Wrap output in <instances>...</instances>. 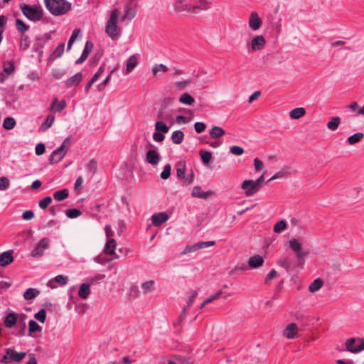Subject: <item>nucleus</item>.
I'll return each mask as SVG.
<instances>
[{
    "instance_id": "f257e3e1",
    "label": "nucleus",
    "mask_w": 364,
    "mask_h": 364,
    "mask_svg": "<svg viewBox=\"0 0 364 364\" xmlns=\"http://www.w3.org/2000/svg\"><path fill=\"white\" fill-rule=\"evenodd\" d=\"M289 246L295 252V257L297 259L296 265L293 266L292 262L287 258L282 257L277 264L289 272L292 267L303 268L304 264V258L309 255V251H304L301 249V243L296 239H292L289 241Z\"/></svg>"
},
{
    "instance_id": "f03ea898",
    "label": "nucleus",
    "mask_w": 364,
    "mask_h": 364,
    "mask_svg": "<svg viewBox=\"0 0 364 364\" xmlns=\"http://www.w3.org/2000/svg\"><path fill=\"white\" fill-rule=\"evenodd\" d=\"M45 6L54 16L63 15L71 10V3L65 0H44Z\"/></svg>"
},
{
    "instance_id": "7ed1b4c3",
    "label": "nucleus",
    "mask_w": 364,
    "mask_h": 364,
    "mask_svg": "<svg viewBox=\"0 0 364 364\" xmlns=\"http://www.w3.org/2000/svg\"><path fill=\"white\" fill-rule=\"evenodd\" d=\"M19 7L23 14L31 21H38L43 18V10L40 5L21 3Z\"/></svg>"
},
{
    "instance_id": "20e7f679",
    "label": "nucleus",
    "mask_w": 364,
    "mask_h": 364,
    "mask_svg": "<svg viewBox=\"0 0 364 364\" xmlns=\"http://www.w3.org/2000/svg\"><path fill=\"white\" fill-rule=\"evenodd\" d=\"M119 16V11L117 9H114L109 16V18L107 21V23L106 26V33L109 37H110L112 40H117L121 35V31L117 25V18Z\"/></svg>"
},
{
    "instance_id": "39448f33",
    "label": "nucleus",
    "mask_w": 364,
    "mask_h": 364,
    "mask_svg": "<svg viewBox=\"0 0 364 364\" xmlns=\"http://www.w3.org/2000/svg\"><path fill=\"white\" fill-rule=\"evenodd\" d=\"M70 145V138L67 137L60 146L54 150L49 156L48 161L50 164H55L60 162L67 154Z\"/></svg>"
},
{
    "instance_id": "423d86ee",
    "label": "nucleus",
    "mask_w": 364,
    "mask_h": 364,
    "mask_svg": "<svg viewBox=\"0 0 364 364\" xmlns=\"http://www.w3.org/2000/svg\"><path fill=\"white\" fill-rule=\"evenodd\" d=\"M345 346L348 351L353 353H358L364 350V339L350 338L347 339Z\"/></svg>"
},
{
    "instance_id": "0eeeda50",
    "label": "nucleus",
    "mask_w": 364,
    "mask_h": 364,
    "mask_svg": "<svg viewBox=\"0 0 364 364\" xmlns=\"http://www.w3.org/2000/svg\"><path fill=\"white\" fill-rule=\"evenodd\" d=\"M53 33H55V31H52L48 33H46L42 36H37L33 45L32 50L33 51H38L39 50L43 49L46 43L51 39V36Z\"/></svg>"
},
{
    "instance_id": "6e6552de",
    "label": "nucleus",
    "mask_w": 364,
    "mask_h": 364,
    "mask_svg": "<svg viewBox=\"0 0 364 364\" xmlns=\"http://www.w3.org/2000/svg\"><path fill=\"white\" fill-rule=\"evenodd\" d=\"M48 242H49L48 238H47V237L42 238L38 243L37 246L31 252L32 257H42L43 255L44 250L48 247Z\"/></svg>"
},
{
    "instance_id": "1a4fd4ad",
    "label": "nucleus",
    "mask_w": 364,
    "mask_h": 364,
    "mask_svg": "<svg viewBox=\"0 0 364 364\" xmlns=\"http://www.w3.org/2000/svg\"><path fill=\"white\" fill-rule=\"evenodd\" d=\"M215 244V241L198 242L193 245H188L185 248L183 253H189L196 252L200 249L207 248L213 246Z\"/></svg>"
},
{
    "instance_id": "9d476101",
    "label": "nucleus",
    "mask_w": 364,
    "mask_h": 364,
    "mask_svg": "<svg viewBox=\"0 0 364 364\" xmlns=\"http://www.w3.org/2000/svg\"><path fill=\"white\" fill-rule=\"evenodd\" d=\"M241 188L245 190L246 196H252L259 191V188L252 180H245L242 182Z\"/></svg>"
},
{
    "instance_id": "9b49d317",
    "label": "nucleus",
    "mask_w": 364,
    "mask_h": 364,
    "mask_svg": "<svg viewBox=\"0 0 364 364\" xmlns=\"http://www.w3.org/2000/svg\"><path fill=\"white\" fill-rule=\"evenodd\" d=\"M157 118L160 119V121H163L164 122H169L170 127L173 124V117L170 111L166 110V107L162 106L160 109L157 112Z\"/></svg>"
},
{
    "instance_id": "f8f14e48",
    "label": "nucleus",
    "mask_w": 364,
    "mask_h": 364,
    "mask_svg": "<svg viewBox=\"0 0 364 364\" xmlns=\"http://www.w3.org/2000/svg\"><path fill=\"white\" fill-rule=\"evenodd\" d=\"M18 314L14 311H7L4 319V326L8 328H13L18 323Z\"/></svg>"
},
{
    "instance_id": "ddd939ff",
    "label": "nucleus",
    "mask_w": 364,
    "mask_h": 364,
    "mask_svg": "<svg viewBox=\"0 0 364 364\" xmlns=\"http://www.w3.org/2000/svg\"><path fill=\"white\" fill-rule=\"evenodd\" d=\"M169 219V215L166 212H160L151 216V222L154 226L159 227Z\"/></svg>"
},
{
    "instance_id": "4468645a",
    "label": "nucleus",
    "mask_w": 364,
    "mask_h": 364,
    "mask_svg": "<svg viewBox=\"0 0 364 364\" xmlns=\"http://www.w3.org/2000/svg\"><path fill=\"white\" fill-rule=\"evenodd\" d=\"M132 4L133 1L130 0L124 5V14L122 17V21H124L125 19L132 20L135 17L136 11L132 7Z\"/></svg>"
},
{
    "instance_id": "2eb2a0df",
    "label": "nucleus",
    "mask_w": 364,
    "mask_h": 364,
    "mask_svg": "<svg viewBox=\"0 0 364 364\" xmlns=\"http://www.w3.org/2000/svg\"><path fill=\"white\" fill-rule=\"evenodd\" d=\"M262 24V19L259 17L258 14L256 11H252L250 14L249 19V26L254 30H258Z\"/></svg>"
},
{
    "instance_id": "dca6fc26",
    "label": "nucleus",
    "mask_w": 364,
    "mask_h": 364,
    "mask_svg": "<svg viewBox=\"0 0 364 364\" xmlns=\"http://www.w3.org/2000/svg\"><path fill=\"white\" fill-rule=\"evenodd\" d=\"M93 46H94L93 43L91 41H87L85 43V46L84 50L81 54V56L77 60H76L75 64L78 65V64H82V63H84L86 60V59L87 58L90 53H91V51L93 48Z\"/></svg>"
},
{
    "instance_id": "f3484780",
    "label": "nucleus",
    "mask_w": 364,
    "mask_h": 364,
    "mask_svg": "<svg viewBox=\"0 0 364 364\" xmlns=\"http://www.w3.org/2000/svg\"><path fill=\"white\" fill-rule=\"evenodd\" d=\"M68 282V277L62 274L57 275L53 279L48 282V286L51 289L56 288L57 286L55 283H58L60 286H65Z\"/></svg>"
},
{
    "instance_id": "a211bd4d",
    "label": "nucleus",
    "mask_w": 364,
    "mask_h": 364,
    "mask_svg": "<svg viewBox=\"0 0 364 364\" xmlns=\"http://www.w3.org/2000/svg\"><path fill=\"white\" fill-rule=\"evenodd\" d=\"M82 78H83L82 73L81 72H78L73 76L69 77L65 81V87L67 88H71L73 87H76L80 83V82L82 80Z\"/></svg>"
},
{
    "instance_id": "6ab92c4d",
    "label": "nucleus",
    "mask_w": 364,
    "mask_h": 364,
    "mask_svg": "<svg viewBox=\"0 0 364 364\" xmlns=\"http://www.w3.org/2000/svg\"><path fill=\"white\" fill-rule=\"evenodd\" d=\"M161 160L160 155L155 151L150 149L146 152V161L152 166H156Z\"/></svg>"
},
{
    "instance_id": "aec40b11",
    "label": "nucleus",
    "mask_w": 364,
    "mask_h": 364,
    "mask_svg": "<svg viewBox=\"0 0 364 364\" xmlns=\"http://www.w3.org/2000/svg\"><path fill=\"white\" fill-rule=\"evenodd\" d=\"M185 0H177L173 4L174 9L178 12H182V11H188V12H193V6L189 4H184Z\"/></svg>"
},
{
    "instance_id": "412c9836",
    "label": "nucleus",
    "mask_w": 364,
    "mask_h": 364,
    "mask_svg": "<svg viewBox=\"0 0 364 364\" xmlns=\"http://www.w3.org/2000/svg\"><path fill=\"white\" fill-rule=\"evenodd\" d=\"M297 325L291 323L284 330L283 335L289 339H294L297 337Z\"/></svg>"
},
{
    "instance_id": "4be33fe9",
    "label": "nucleus",
    "mask_w": 364,
    "mask_h": 364,
    "mask_svg": "<svg viewBox=\"0 0 364 364\" xmlns=\"http://www.w3.org/2000/svg\"><path fill=\"white\" fill-rule=\"evenodd\" d=\"M115 248H116V241L112 238H109L107 240L105 247L104 252L107 255H114L115 258H119V255L115 254Z\"/></svg>"
},
{
    "instance_id": "5701e85b",
    "label": "nucleus",
    "mask_w": 364,
    "mask_h": 364,
    "mask_svg": "<svg viewBox=\"0 0 364 364\" xmlns=\"http://www.w3.org/2000/svg\"><path fill=\"white\" fill-rule=\"evenodd\" d=\"M193 361L191 357L181 355H173L172 360H168L167 364H192Z\"/></svg>"
},
{
    "instance_id": "b1692460",
    "label": "nucleus",
    "mask_w": 364,
    "mask_h": 364,
    "mask_svg": "<svg viewBox=\"0 0 364 364\" xmlns=\"http://www.w3.org/2000/svg\"><path fill=\"white\" fill-rule=\"evenodd\" d=\"M265 43L266 41L263 36H257L252 40L251 48L253 50H261L264 46Z\"/></svg>"
},
{
    "instance_id": "393cba45",
    "label": "nucleus",
    "mask_w": 364,
    "mask_h": 364,
    "mask_svg": "<svg viewBox=\"0 0 364 364\" xmlns=\"http://www.w3.org/2000/svg\"><path fill=\"white\" fill-rule=\"evenodd\" d=\"M6 353L9 355L10 360L15 362L21 361L26 355V352L18 353L11 348H6Z\"/></svg>"
},
{
    "instance_id": "a878e982",
    "label": "nucleus",
    "mask_w": 364,
    "mask_h": 364,
    "mask_svg": "<svg viewBox=\"0 0 364 364\" xmlns=\"http://www.w3.org/2000/svg\"><path fill=\"white\" fill-rule=\"evenodd\" d=\"M14 261L11 251H5L0 255V266L6 267Z\"/></svg>"
},
{
    "instance_id": "bb28decb",
    "label": "nucleus",
    "mask_w": 364,
    "mask_h": 364,
    "mask_svg": "<svg viewBox=\"0 0 364 364\" xmlns=\"http://www.w3.org/2000/svg\"><path fill=\"white\" fill-rule=\"evenodd\" d=\"M20 316L21 319L17 323L18 330L16 332H14V334L18 337H21L25 335V331L26 328V325L25 323L26 315L22 314L20 315Z\"/></svg>"
},
{
    "instance_id": "cd10ccee",
    "label": "nucleus",
    "mask_w": 364,
    "mask_h": 364,
    "mask_svg": "<svg viewBox=\"0 0 364 364\" xmlns=\"http://www.w3.org/2000/svg\"><path fill=\"white\" fill-rule=\"evenodd\" d=\"M264 263V259L262 256L257 255L250 257L248 260V265L252 269H256L261 267Z\"/></svg>"
},
{
    "instance_id": "c85d7f7f",
    "label": "nucleus",
    "mask_w": 364,
    "mask_h": 364,
    "mask_svg": "<svg viewBox=\"0 0 364 364\" xmlns=\"http://www.w3.org/2000/svg\"><path fill=\"white\" fill-rule=\"evenodd\" d=\"M67 106L65 100H63L58 101V98H54L50 107V110L53 111L55 109V112H61Z\"/></svg>"
},
{
    "instance_id": "c756f323",
    "label": "nucleus",
    "mask_w": 364,
    "mask_h": 364,
    "mask_svg": "<svg viewBox=\"0 0 364 364\" xmlns=\"http://www.w3.org/2000/svg\"><path fill=\"white\" fill-rule=\"evenodd\" d=\"M64 50H65V43H60L57 47L55 49V50L51 53V55L49 56L48 59V63H49L50 61H53L56 58H58L62 56V55L64 53Z\"/></svg>"
},
{
    "instance_id": "7c9ffc66",
    "label": "nucleus",
    "mask_w": 364,
    "mask_h": 364,
    "mask_svg": "<svg viewBox=\"0 0 364 364\" xmlns=\"http://www.w3.org/2000/svg\"><path fill=\"white\" fill-rule=\"evenodd\" d=\"M176 176L178 178L183 179L185 178L186 171V164L184 160H181L177 162L176 165Z\"/></svg>"
},
{
    "instance_id": "2f4dec72",
    "label": "nucleus",
    "mask_w": 364,
    "mask_h": 364,
    "mask_svg": "<svg viewBox=\"0 0 364 364\" xmlns=\"http://www.w3.org/2000/svg\"><path fill=\"white\" fill-rule=\"evenodd\" d=\"M90 294V284L89 283H82L78 291V296L80 298L82 299H85L87 298L89 294Z\"/></svg>"
},
{
    "instance_id": "473e14b6",
    "label": "nucleus",
    "mask_w": 364,
    "mask_h": 364,
    "mask_svg": "<svg viewBox=\"0 0 364 364\" xmlns=\"http://www.w3.org/2000/svg\"><path fill=\"white\" fill-rule=\"evenodd\" d=\"M69 196V191L67 188H63L55 191L53 193V198L57 201H63L65 200Z\"/></svg>"
},
{
    "instance_id": "72a5a7b5",
    "label": "nucleus",
    "mask_w": 364,
    "mask_h": 364,
    "mask_svg": "<svg viewBox=\"0 0 364 364\" xmlns=\"http://www.w3.org/2000/svg\"><path fill=\"white\" fill-rule=\"evenodd\" d=\"M54 121H55L54 115H53V114L48 115L46 120L41 124L39 129L41 131L46 132L53 125Z\"/></svg>"
},
{
    "instance_id": "f704fd0d",
    "label": "nucleus",
    "mask_w": 364,
    "mask_h": 364,
    "mask_svg": "<svg viewBox=\"0 0 364 364\" xmlns=\"http://www.w3.org/2000/svg\"><path fill=\"white\" fill-rule=\"evenodd\" d=\"M17 31L21 33V35H26L25 33L29 30L30 26L27 25L23 20L16 19L15 23Z\"/></svg>"
},
{
    "instance_id": "c9c22d12",
    "label": "nucleus",
    "mask_w": 364,
    "mask_h": 364,
    "mask_svg": "<svg viewBox=\"0 0 364 364\" xmlns=\"http://www.w3.org/2000/svg\"><path fill=\"white\" fill-rule=\"evenodd\" d=\"M137 63H138V61H137V58L136 57V55H131L127 59V63H126L127 73H131L133 70V69L136 66Z\"/></svg>"
},
{
    "instance_id": "e433bc0d",
    "label": "nucleus",
    "mask_w": 364,
    "mask_h": 364,
    "mask_svg": "<svg viewBox=\"0 0 364 364\" xmlns=\"http://www.w3.org/2000/svg\"><path fill=\"white\" fill-rule=\"evenodd\" d=\"M40 291L35 288H28L23 293V297L26 300H31L38 296Z\"/></svg>"
},
{
    "instance_id": "4c0bfd02",
    "label": "nucleus",
    "mask_w": 364,
    "mask_h": 364,
    "mask_svg": "<svg viewBox=\"0 0 364 364\" xmlns=\"http://www.w3.org/2000/svg\"><path fill=\"white\" fill-rule=\"evenodd\" d=\"M184 133L181 130L174 131L171 134V140L176 144H180L184 139Z\"/></svg>"
},
{
    "instance_id": "58836bf2",
    "label": "nucleus",
    "mask_w": 364,
    "mask_h": 364,
    "mask_svg": "<svg viewBox=\"0 0 364 364\" xmlns=\"http://www.w3.org/2000/svg\"><path fill=\"white\" fill-rule=\"evenodd\" d=\"M42 327L34 320H31L28 322V336H31L35 332H41Z\"/></svg>"
},
{
    "instance_id": "ea45409f",
    "label": "nucleus",
    "mask_w": 364,
    "mask_h": 364,
    "mask_svg": "<svg viewBox=\"0 0 364 364\" xmlns=\"http://www.w3.org/2000/svg\"><path fill=\"white\" fill-rule=\"evenodd\" d=\"M209 134L212 139H218L225 134V130L220 127L214 126Z\"/></svg>"
},
{
    "instance_id": "a19ab883",
    "label": "nucleus",
    "mask_w": 364,
    "mask_h": 364,
    "mask_svg": "<svg viewBox=\"0 0 364 364\" xmlns=\"http://www.w3.org/2000/svg\"><path fill=\"white\" fill-rule=\"evenodd\" d=\"M341 124V118L339 117H333L327 123V128L331 131H336Z\"/></svg>"
},
{
    "instance_id": "79ce46f5",
    "label": "nucleus",
    "mask_w": 364,
    "mask_h": 364,
    "mask_svg": "<svg viewBox=\"0 0 364 364\" xmlns=\"http://www.w3.org/2000/svg\"><path fill=\"white\" fill-rule=\"evenodd\" d=\"M201 161L204 165H208L212 159V153L204 149H201L199 152Z\"/></svg>"
},
{
    "instance_id": "37998d69",
    "label": "nucleus",
    "mask_w": 364,
    "mask_h": 364,
    "mask_svg": "<svg viewBox=\"0 0 364 364\" xmlns=\"http://www.w3.org/2000/svg\"><path fill=\"white\" fill-rule=\"evenodd\" d=\"M306 114V110L303 107H296L290 112L291 119H297L303 117Z\"/></svg>"
},
{
    "instance_id": "c03bdc74",
    "label": "nucleus",
    "mask_w": 364,
    "mask_h": 364,
    "mask_svg": "<svg viewBox=\"0 0 364 364\" xmlns=\"http://www.w3.org/2000/svg\"><path fill=\"white\" fill-rule=\"evenodd\" d=\"M179 102L184 105H192L195 102V99L188 92H185L181 95Z\"/></svg>"
},
{
    "instance_id": "a18cd8bd",
    "label": "nucleus",
    "mask_w": 364,
    "mask_h": 364,
    "mask_svg": "<svg viewBox=\"0 0 364 364\" xmlns=\"http://www.w3.org/2000/svg\"><path fill=\"white\" fill-rule=\"evenodd\" d=\"M323 285V281L320 278H317L309 285V290L312 293L316 292L319 290Z\"/></svg>"
},
{
    "instance_id": "49530a36",
    "label": "nucleus",
    "mask_w": 364,
    "mask_h": 364,
    "mask_svg": "<svg viewBox=\"0 0 364 364\" xmlns=\"http://www.w3.org/2000/svg\"><path fill=\"white\" fill-rule=\"evenodd\" d=\"M16 124V120L14 118L8 117H6L3 122V127L6 130H11L15 127Z\"/></svg>"
},
{
    "instance_id": "de8ad7c7",
    "label": "nucleus",
    "mask_w": 364,
    "mask_h": 364,
    "mask_svg": "<svg viewBox=\"0 0 364 364\" xmlns=\"http://www.w3.org/2000/svg\"><path fill=\"white\" fill-rule=\"evenodd\" d=\"M364 136V134L362 132L355 133L351 136H350L347 141L350 145H353L358 142H359Z\"/></svg>"
},
{
    "instance_id": "09e8293b",
    "label": "nucleus",
    "mask_w": 364,
    "mask_h": 364,
    "mask_svg": "<svg viewBox=\"0 0 364 364\" xmlns=\"http://www.w3.org/2000/svg\"><path fill=\"white\" fill-rule=\"evenodd\" d=\"M169 127L166 123L163 121H157L155 124V129L157 132H162L164 134L168 133L169 131Z\"/></svg>"
},
{
    "instance_id": "8fccbe9b",
    "label": "nucleus",
    "mask_w": 364,
    "mask_h": 364,
    "mask_svg": "<svg viewBox=\"0 0 364 364\" xmlns=\"http://www.w3.org/2000/svg\"><path fill=\"white\" fill-rule=\"evenodd\" d=\"M198 4L193 6V11L196 10H207L210 6L208 0H198Z\"/></svg>"
},
{
    "instance_id": "3c124183",
    "label": "nucleus",
    "mask_w": 364,
    "mask_h": 364,
    "mask_svg": "<svg viewBox=\"0 0 364 364\" xmlns=\"http://www.w3.org/2000/svg\"><path fill=\"white\" fill-rule=\"evenodd\" d=\"M66 216L69 218H76L82 215V212L76 208L67 209L65 212Z\"/></svg>"
},
{
    "instance_id": "603ef678",
    "label": "nucleus",
    "mask_w": 364,
    "mask_h": 364,
    "mask_svg": "<svg viewBox=\"0 0 364 364\" xmlns=\"http://www.w3.org/2000/svg\"><path fill=\"white\" fill-rule=\"evenodd\" d=\"M30 46L29 36L27 35H21L20 39V48L23 50H27Z\"/></svg>"
},
{
    "instance_id": "864d4df0",
    "label": "nucleus",
    "mask_w": 364,
    "mask_h": 364,
    "mask_svg": "<svg viewBox=\"0 0 364 364\" xmlns=\"http://www.w3.org/2000/svg\"><path fill=\"white\" fill-rule=\"evenodd\" d=\"M80 32V29H77V28L75 29L73 31L72 35L68 41V43L67 46V51H69L71 49L73 44L74 43L76 38H77Z\"/></svg>"
},
{
    "instance_id": "5fc2aeb1",
    "label": "nucleus",
    "mask_w": 364,
    "mask_h": 364,
    "mask_svg": "<svg viewBox=\"0 0 364 364\" xmlns=\"http://www.w3.org/2000/svg\"><path fill=\"white\" fill-rule=\"evenodd\" d=\"M15 70L14 61H7L4 63L3 72L7 75H11Z\"/></svg>"
},
{
    "instance_id": "6e6d98bb",
    "label": "nucleus",
    "mask_w": 364,
    "mask_h": 364,
    "mask_svg": "<svg viewBox=\"0 0 364 364\" xmlns=\"http://www.w3.org/2000/svg\"><path fill=\"white\" fill-rule=\"evenodd\" d=\"M287 228V223L284 220H282L277 222L274 226V231L276 233H280Z\"/></svg>"
},
{
    "instance_id": "4d7b16f0",
    "label": "nucleus",
    "mask_w": 364,
    "mask_h": 364,
    "mask_svg": "<svg viewBox=\"0 0 364 364\" xmlns=\"http://www.w3.org/2000/svg\"><path fill=\"white\" fill-rule=\"evenodd\" d=\"M34 317L36 319L39 321L41 323H45L46 319V311L45 309H40L37 313L35 314Z\"/></svg>"
},
{
    "instance_id": "13d9d810",
    "label": "nucleus",
    "mask_w": 364,
    "mask_h": 364,
    "mask_svg": "<svg viewBox=\"0 0 364 364\" xmlns=\"http://www.w3.org/2000/svg\"><path fill=\"white\" fill-rule=\"evenodd\" d=\"M52 201H53V199L50 196H46L39 201V203H38L39 207L41 209L45 210L52 203Z\"/></svg>"
},
{
    "instance_id": "bf43d9fd",
    "label": "nucleus",
    "mask_w": 364,
    "mask_h": 364,
    "mask_svg": "<svg viewBox=\"0 0 364 364\" xmlns=\"http://www.w3.org/2000/svg\"><path fill=\"white\" fill-rule=\"evenodd\" d=\"M171 166L168 164L165 165L163 171L161 173V178L164 180L168 179L171 176Z\"/></svg>"
},
{
    "instance_id": "052dcab7",
    "label": "nucleus",
    "mask_w": 364,
    "mask_h": 364,
    "mask_svg": "<svg viewBox=\"0 0 364 364\" xmlns=\"http://www.w3.org/2000/svg\"><path fill=\"white\" fill-rule=\"evenodd\" d=\"M230 151L233 155L240 156L244 153V149L241 146L234 145L230 147Z\"/></svg>"
},
{
    "instance_id": "680f3d73",
    "label": "nucleus",
    "mask_w": 364,
    "mask_h": 364,
    "mask_svg": "<svg viewBox=\"0 0 364 364\" xmlns=\"http://www.w3.org/2000/svg\"><path fill=\"white\" fill-rule=\"evenodd\" d=\"M10 186V181L9 180L4 176L0 177V190L4 191L9 188Z\"/></svg>"
},
{
    "instance_id": "e2e57ef3",
    "label": "nucleus",
    "mask_w": 364,
    "mask_h": 364,
    "mask_svg": "<svg viewBox=\"0 0 364 364\" xmlns=\"http://www.w3.org/2000/svg\"><path fill=\"white\" fill-rule=\"evenodd\" d=\"M51 75L54 79L59 80L65 75V71L58 69H53L52 70Z\"/></svg>"
},
{
    "instance_id": "0e129e2a",
    "label": "nucleus",
    "mask_w": 364,
    "mask_h": 364,
    "mask_svg": "<svg viewBox=\"0 0 364 364\" xmlns=\"http://www.w3.org/2000/svg\"><path fill=\"white\" fill-rule=\"evenodd\" d=\"M193 82L192 79H188L183 81H177L175 82V85L180 90L184 89L189 84Z\"/></svg>"
},
{
    "instance_id": "69168bd1",
    "label": "nucleus",
    "mask_w": 364,
    "mask_h": 364,
    "mask_svg": "<svg viewBox=\"0 0 364 364\" xmlns=\"http://www.w3.org/2000/svg\"><path fill=\"white\" fill-rule=\"evenodd\" d=\"M154 284V282L153 280H149L144 282L141 284V288L144 291V292L146 293L149 291H151L153 288V286Z\"/></svg>"
},
{
    "instance_id": "338daca9",
    "label": "nucleus",
    "mask_w": 364,
    "mask_h": 364,
    "mask_svg": "<svg viewBox=\"0 0 364 364\" xmlns=\"http://www.w3.org/2000/svg\"><path fill=\"white\" fill-rule=\"evenodd\" d=\"M194 129L196 133L200 134L203 132L206 129V125L203 122H198L194 124Z\"/></svg>"
},
{
    "instance_id": "774afa93",
    "label": "nucleus",
    "mask_w": 364,
    "mask_h": 364,
    "mask_svg": "<svg viewBox=\"0 0 364 364\" xmlns=\"http://www.w3.org/2000/svg\"><path fill=\"white\" fill-rule=\"evenodd\" d=\"M88 171L92 173H95L97 168V164L95 160L92 159L87 165Z\"/></svg>"
}]
</instances>
